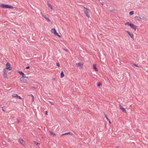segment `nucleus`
Returning <instances> with one entry per match:
<instances>
[{
    "label": "nucleus",
    "instance_id": "23",
    "mask_svg": "<svg viewBox=\"0 0 148 148\" xmlns=\"http://www.w3.org/2000/svg\"><path fill=\"white\" fill-rule=\"evenodd\" d=\"M29 96H32V98L33 102L34 101V96L33 95H32V94H30V95H29Z\"/></svg>",
    "mask_w": 148,
    "mask_h": 148
},
{
    "label": "nucleus",
    "instance_id": "19",
    "mask_svg": "<svg viewBox=\"0 0 148 148\" xmlns=\"http://www.w3.org/2000/svg\"><path fill=\"white\" fill-rule=\"evenodd\" d=\"M132 23H131L130 22H127L125 23V25H127L129 26H130V27L132 25Z\"/></svg>",
    "mask_w": 148,
    "mask_h": 148
},
{
    "label": "nucleus",
    "instance_id": "10",
    "mask_svg": "<svg viewBox=\"0 0 148 148\" xmlns=\"http://www.w3.org/2000/svg\"><path fill=\"white\" fill-rule=\"evenodd\" d=\"M135 19L137 21H141L142 18L138 16H136L135 17Z\"/></svg>",
    "mask_w": 148,
    "mask_h": 148
},
{
    "label": "nucleus",
    "instance_id": "29",
    "mask_svg": "<svg viewBox=\"0 0 148 148\" xmlns=\"http://www.w3.org/2000/svg\"><path fill=\"white\" fill-rule=\"evenodd\" d=\"M133 65H134V66H136V67H138V66L137 64H133Z\"/></svg>",
    "mask_w": 148,
    "mask_h": 148
},
{
    "label": "nucleus",
    "instance_id": "33",
    "mask_svg": "<svg viewBox=\"0 0 148 148\" xmlns=\"http://www.w3.org/2000/svg\"><path fill=\"white\" fill-rule=\"evenodd\" d=\"M108 120V121L109 123H110L111 122H110V120L109 119Z\"/></svg>",
    "mask_w": 148,
    "mask_h": 148
},
{
    "label": "nucleus",
    "instance_id": "31",
    "mask_svg": "<svg viewBox=\"0 0 148 148\" xmlns=\"http://www.w3.org/2000/svg\"><path fill=\"white\" fill-rule=\"evenodd\" d=\"M47 111H45V114L46 115H47Z\"/></svg>",
    "mask_w": 148,
    "mask_h": 148
},
{
    "label": "nucleus",
    "instance_id": "20",
    "mask_svg": "<svg viewBox=\"0 0 148 148\" xmlns=\"http://www.w3.org/2000/svg\"><path fill=\"white\" fill-rule=\"evenodd\" d=\"M50 134L53 137H54L55 136V134L54 133L50 131Z\"/></svg>",
    "mask_w": 148,
    "mask_h": 148
},
{
    "label": "nucleus",
    "instance_id": "14",
    "mask_svg": "<svg viewBox=\"0 0 148 148\" xmlns=\"http://www.w3.org/2000/svg\"><path fill=\"white\" fill-rule=\"evenodd\" d=\"M47 5L52 10H54V9L53 8L52 6L51 5L50 3H49L48 1Z\"/></svg>",
    "mask_w": 148,
    "mask_h": 148
},
{
    "label": "nucleus",
    "instance_id": "26",
    "mask_svg": "<svg viewBox=\"0 0 148 148\" xmlns=\"http://www.w3.org/2000/svg\"><path fill=\"white\" fill-rule=\"evenodd\" d=\"M56 65H57L58 66V67H60V64H59V63H56Z\"/></svg>",
    "mask_w": 148,
    "mask_h": 148
},
{
    "label": "nucleus",
    "instance_id": "22",
    "mask_svg": "<svg viewBox=\"0 0 148 148\" xmlns=\"http://www.w3.org/2000/svg\"><path fill=\"white\" fill-rule=\"evenodd\" d=\"M134 14V12L133 11H132L130 12L129 14L130 15H132Z\"/></svg>",
    "mask_w": 148,
    "mask_h": 148
},
{
    "label": "nucleus",
    "instance_id": "6",
    "mask_svg": "<svg viewBox=\"0 0 148 148\" xmlns=\"http://www.w3.org/2000/svg\"><path fill=\"white\" fill-rule=\"evenodd\" d=\"M41 14L42 16L46 20H47L48 22H51V21L45 15H44L42 13H41Z\"/></svg>",
    "mask_w": 148,
    "mask_h": 148
},
{
    "label": "nucleus",
    "instance_id": "18",
    "mask_svg": "<svg viewBox=\"0 0 148 148\" xmlns=\"http://www.w3.org/2000/svg\"><path fill=\"white\" fill-rule=\"evenodd\" d=\"M72 134V133L71 132H67V133L62 134L61 136H62L63 135H66V134H70L71 135Z\"/></svg>",
    "mask_w": 148,
    "mask_h": 148
},
{
    "label": "nucleus",
    "instance_id": "35",
    "mask_svg": "<svg viewBox=\"0 0 148 148\" xmlns=\"http://www.w3.org/2000/svg\"><path fill=\"white\" fill-rule=\"evenodd\" d=\"M21 122V121L20 120H18V123H20Z\"/></svg>",
    "mask_w": 148,
    "mask_h": 148
},
{
    "label": "nucleus",
    "instance_id": "7",
    "mask_svg": "<svg viewBox=\"0 0 148 148\" xmlns=\"http://www.w3.org/2000/svg\"><path fill=\"white\" fill-rule=\"evenodd\" d=\"M12 97H16L20 99H21L22 98L20 96L17 95V94H14L12 95Z\"/></svg>",
    "mask_w": 148,
    "mask_h": 148
},
{
    "label": "nucleus",
    "instance_id": "11",
    "mask_svg": "<svg viewBox=\"0 0 148 148\" xmlns=\"http://www.w3.org/2000/svg\"><path fill=\"white\" fill-rule=\"evenodd\" d=\"M76 65L78 66L79 67H82L83 65V64L82 63H76Z\"/></svg>",
    "mask_w": 148,
    "mask_h": 148
},
{
    "label": "nucleus",
    "instance_id": "28",
    "mask_svg": "<svg viewBox=\"0 0 148 148\" xmlns=\"http://www.w3.org/2000/svg\"><path fill=\"white\" fill-rule=\"evenodd\" d=\"M105 117H106V118L107 119V120H108L109 119L108 118V117L105 114Z\"/></svg>",
    "mask_w": 148,
    "mask_h": 148
},
{
    "label": "nucleus",
    "instance_id": "16",
    "mask_svg": "<svg viewBox=\"0 0 148 148\" xmlns=\"http://www.w3.org/2000/svg\"><path fill=\"white\" fill-rule=\"evenodd\" d=\"M120 109L122 110V111L123 112H126V111L125 109L121 107V106L120 105L119 106Z\"/></svg>",
    "mask_w": 148,
    "mask_h": 148
},
{
    "label": "nucleus",
    "instance_id": "17",
    "mask_svg": "<svg viewBox=\"0 0 148 148\" xmlns=\"http://www.w3.org/2000/svg\"><path fill=\"white\" fill-rule=\"evenodd\" d=\"M18 73H19L20 74L22 75V77H23L24 76V74L21 71H19L18 72Z\"/></svg>",
    "mask_w": 148,
    "mask_h": 148
},
{
    "label": "nucleus",
    "instance_id": "5",
    "mask_svg": "<svg viewBox=\"0 0 148 148\" xmlns=\"http://www.w3.org/2000/svg\"><path fill=\"white\" fill-rule=\"evenodd\" d=\"M51 31L52 33L53 34L55 35H57V33L55 28L52 29Z\"/></svg>",
    "mask_w": 148,
    "mask_h": 148
},
{
    "label": "nucleus",
    "instance_id": "13",
    "mask_svg": "<svg viewBox=\"0 0 148 148\" xmlns=\"http://www.w3.org/2000/svg\"><path fill=\"white\" fill-rule=\"evenodd\" d=\"M19 141L20 143L23 146L24 145V141L22 139H19Z\"/></svg>",
    "mask_w": 148,
    "mask_h": 148
},
{
    "label": "nucleus",
    "instance_id": "15",
    "mask_svg": "<svg viewBox=\"0 0 148 148\" xmlns=\"http://www.w3.org/2000/svg\"><path fill=\"white\" fill-rule=\"evenodd\" d=\"M93 69L96 71H98V70L95 64H93Z\"/></svg>",
    "mask_w": 148,
    "mask_h": 148
},
{
    "label": "nucleus",
    "instance_id": "8",
    "mask_svg": "<svg viewBox=\"0 0 148 148\" xmlns=\"http://www.w3.org/2000/svg\"><path fill=\"white\" fill-rule=\"evenodd\" d=\"M127 33L130 36V37L132 38V39H134V35L132 34H131L129 31H126Z\"/></svg>",
    "mask_w": 148,
    "mask_h": 148
},
{
    "label": "nucleus",
    "instance_id": "30",
    "mask_svg": "<svg viewBox=\"0 0 148 148\" xmlns=\"http://www.w3.org/2000/svg\"><path fill=\"white\" fill-rule=\"evenodd\" d=\"M55 36H58L59 37H60L61 36L60 35H59L57 33V35H56Z\"/></svg>",
    "mask_w": 148,
    "mask_h": 148
},
{
    "label": "nucleus",
    "instance_id": "27",
    "mask_svg": "<svg viewBox=\"0 0 148 148\" xmlns=\"http://www.w3.org/2000/svg\"><path fill=\"white\" fill-rule=\"evenodd\" d=\"M49 103L51 105H53L54 104L51 101H49Z\"/></svg>",
    "mask_w": 148,
    "mask_h": 148
},
{
    "label": "nucleus",
    "instance_id": "38",
    "mask_svg": "<svg viewBox=\"0 0 148 148\" xmlns=\"http://www.w3.org/2000/svg\"><path fill=\"white\" fill-rule=\"evenodd\" d=\"M77 110H78L79 109V108H77Z\"/></svg>",
    "mask_w": 148,
    "mask_h": 148
},
{
    "label": "nucleus",
    "instance_id": "9",
    "mask_svg": "<svg viewBox=\"0 0 148 148\" xmlns=\"http://www.w3.org/2000/svg\"><path fill=\"white\" fill-rule=\"evenodd\" d=\"M5 69H4V73L3 74V76L5 78L8 79V78L7 77V73H5L6 71H5Z\"/></svg>",
    "mask_w": 148,
    "mask_h": 148
},
{
    "label": "nucleus",
    "instance_id": "3",
    "mask_svg": "<svg viewBox=\"0 0 148 148\" xmlns=\"http://www.w3.org/2000/svg\"><path fill=\"white\" fill-rule=\"evenodd\" d=\"M84 14H86V16L88 17V18H89L90 17V16L88 14V9L85 7H84Z\"/></svg>",
    "mask_w": 148,
    "mask_h": 148
},
{
    "label": "nucleus",
    "instance_id": "36",
    "mask_svg": "<svg viewBox=\"0 0 148 148\" xmlns=\"http://www.w3.org/2000/svg\"><path fill=\"white\" fill-rule=\"evenodd\" d=\"M2 110H3V111H5V110H4V109H3V108H2Z\"/></svg>",
    "mask_w": 148,
    "mask_h": 148
},
{
    "label": "nucleus",
    "instance_id": "37",
    "mask_svg": "<svg viewBox=\"0 0 148 148\" xmlns=\"http://www.w3.org/2000/svg\"><path fill=\"white\" fill-rule=\"evenodd\" d=\"M101 4L102 5H103V3H101Z\"/></svg>",
    "mask_w": 148,
    "mask_h": 148
},
{
    "label": "nucleus",
    "instance_id": "4",
    "mask_svg": "<svg viewBox=\"0 0 148 148\" xmlns=\"http://www.w3.org/2000/svg\"><path fill=\"white\" fill-rule=\"evenodd\" d=\"M6 69H8L9 70H11L12 68L10 67V64L8 63H7L6 64Z\"/></svg>",
    "mask_w": 148,
    "mask_h": 148
},
{
    "label": "nucleus",
    "instance_id": "34",
    "mask_svg": "<svg viewBox=\"0 0 148 148\" xmlns=\"http://www.w3.org/2000/svg\"><path fill=\"white\" fill-rule=\"evenodd\" d=\"M64 50L65 51H68V50H67V49H64Z\"/></svg>",
    "mask_w": 148,
    "mask_h": 148
},
{
    "label": "nucleus",
    "instance_id": "24",
    "mask_svg": "<svg viewBox=\"0 0 148 148\" xmlns=\"http://www.w3.org/2000/svg\"><path fill=\"white\" fill-rule=\"evenodd\" d=\"M34 142L35 144H36L38 145H40V144L39 143H38L36 141H34Z\"/></svg>",
    "mask_w": 148,
    "mask_h": 148
},
{
    "label": "nucleus",
    "instance_id": "1",
    "mask_svg": "<svg viewBox=\"0 0 148 148\" xmlns=\"http://www.w3.org/2000/svg\"><path fill=\"white\" fill-rule=\"evenodd\" d=\"M20 81L22 83H25L27 82L29 80V79L27 77L24 76L20 78Z\"/></svg>",
    "mask_w": 148,
    "mask_h": 148
},
{
    "label": "nucleus",
    "instance_id": "21",
    "mask_svg": "<svg viewBox=\"0 0 148 148\" xmlns=\"http://www.w3.org/2000/svg\"><path fill=\"white\" fill-rule=\"evenodd\" d=\"M64 76V73L62 71L61 73V78L63 77Z\"/></svg>",
    "mask_w": 148,
    "mask_h": 148
},
{
    "label": "nucleus",
    "instance_id": "32",
    "mask_svg": "<svg viewBox=\"0 0 148 148\" xmlns=\"http://www.w3.org/2000/svg\"><path fill=\"white\" fill-rule=\"evenodd\" d=\"M29 66H27L26 67V69H29Z\"/></svg>",
    "mask_w": 148,
    "mask_h": 148
},
{
    "label": "nucleus",
    "instance_id": "25",
    "mask_svg": "<svg viewBox=\"0 0 148 148\" xmlns=\"http://www.w3.org/2000/svg\"><path fill=\"white\" fill-rule=\"evenodd\" d=\"M101 85V84L100 83H99L98 84H97V86H99Z\"/></svg>",
    "mask_w": 148,
    "mask_h": 148
},
{
    "label": "nucleus",
    "instance_id": "12",
    "mask_svg": "<svg viewBox=\"0 0 148 148\" xmlns=\"http://www.w3.org/2000/svg\"><path fill=\"white\" fill-rule=\"evenodd\" d=\"M131 28L134 29V30L136 31V26L134 25L133 24H132L131 26Z\"/></svg>",
    "mask_w": 148,
    "mask_h": 148
},
{
    "label": "nucleus",
    "instance_id": "2",
    "mask_svg": "<svg viewBox=\"0 0 148 148\" xmlns=\"http://www.w3.org/2000/svg\"><path fill=\"white\" fill-rule=\"evenodd\" d=\"M0 7L1 8L4 9H12L13 8L12 6H11L4 4H2L1 5Z\"/></svg>",
    "mask_w": 148,
    "mask_h": 148
}]
</instances>
